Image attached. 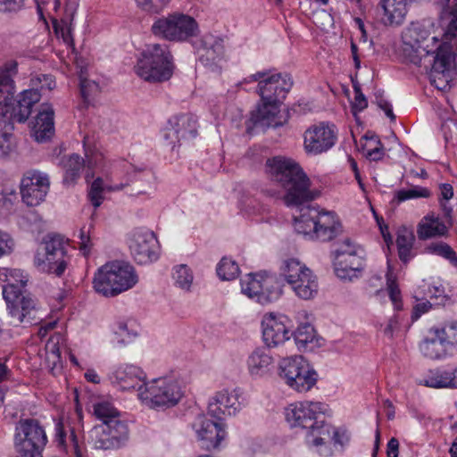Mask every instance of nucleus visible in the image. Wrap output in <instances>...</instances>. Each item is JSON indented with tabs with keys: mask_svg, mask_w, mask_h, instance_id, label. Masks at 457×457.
<instances>
[{
	"mask_svg": "<svg viewBox=\"0 0 457 457\" xmlns=\"http://www.w3.org/2000/svg\"><path fill=\"white\" fill-rule=\"evenodd\" d=\"M62 164L64 170L63 183L68 186L74 185L85 168V160L78 154H72L64 156L62 159Z\"/></svg>",
	"mask_w": 457,
	"mask_h": 457,
	"instance_id": "c756f323",
	"label": "nucleus"
},
{
	"mask_svg": "<svg viewBox=\"0 0 457 457\" xmlns=\"http://www.w3.org/2000/svg\"><path fill=\"white\" fill-rule=\"evenodd\" d=\"M354 90V100L351 104L352 112L356 115L357 112L363 111L368 106V101L362 94L361 87L358 83L353 85Z\"/></svg>",
	"mask_w": 457,
	"mask_h": 457,
	"instance_id": "864d4df0",
	"label": "nucleus"
},
{
	"mask_svg": "<svg viewBox=\"0 0 457 457\" xmlns=\"http://www.w3.org/2000/svg\"><path fill=\"white\" fill-rule=\"evenodd\" d=\"M18 275L19 270L0 269V281L7 282L3 287V296L7 303L10 324L15 327L21 324L36 325L43 318L39 315L36 299L27 290L22 289L27 280L15 279L14 277Z\"/></svg>",
	"mask_w": 457,
	"mask_h": 457,
	"instance_id": "7ed1b4c3",
	"label": "nucleus"
},
{
	"mask_svg": "<svg viewBox=\"0 0 457 457\" xmlns=\"http://www.w3.org/2000/svg\"><path fill=\"white\" fill-rule=\"evenodd\" d=\"M295 294L302 299L309 300L313 298L318 293L317 277L308 269L300 278H296L290 285Z\"/></svg>",
	"mask_w": 457,
	"mask_h": 457,
	"instance_id": "cd10ccee",
	"label": "nucleus"
},
{
	"mask_svg": "<svg viewBox=\"0 0 457 457\" xmlns=\"http://www.w3.org/2000/svg\"><path fill=\"white\" fill-rule=\"evenodd\" d=\"M407 5L403 0H380L378 9L382 12V22L386 26L401 25L407 13Z\"/></svg>",
	"mask_w": 457,
	"mask_h": 457,
	"instance_id": "b1692460",
	"label": "nucleus"
},
{
	"mask_svg": "<svg viewBox=\"0 0 457 457\" xmlns=\"http://www.w3.org/2000/svg\"><path fill=\"white\" fill-rule=\"evenodd\" d=\"M40 97L37 89L22 91L18 99L13 98V90L4 97L0 96V121L4 124L25 122L31 113L32 106L39 102Z\"/></svg>",
	"mask_w": 457,
	"mask_h": 457,
	"instance_id": "9b49d317",
	"label": "nucleus"
},
{
	"mask_svg": "<svg viewBox=\"0 0 457 457\" xmlns=\"http://www.w3.org/2000/svg\"><path fill=\"white\" fill-rule=\"evenodd\" d=\"M151 30L156 37L179 42L195 37L198 31V24L193 17L175 12L157 19Z\"/></svg>",
	"mask_w": 457,
	"mask_h": 457,
	"instance_id": "1a4fd4ad",
	"label": "nucleus"
},
{
	"mask_svg": "<svg viewBox=\"0 0 457 457\" xmlns=\"http://www.w3.org/2000/svg\"><path fill=\"white\" fill-rule=\"evenodd\" d=\"M451 55L446 53H437L434 58L431 72L450 73Z\"/></svg>",
	"mask_w": 457,
	"mask_h": 457,
	"instance_id": "603ef678",
	"label": "nucleus"
},
{
	"mask_svg": "<svg viewBox=\"0 0 457 457\" xmlns=\"http://www.w3.org/2000/svg\"><path fill=\"white\" fill-rule=\"evenodd\" d=\"M432 304L429 302L416 304L411 314L412 320H418L423 313L428 312Z\"/></svg>",
	"mask_w": 457,
	"mask_h": 457,
	"instance_id": "0e129e2a",
	"label": "nucleus"
},
{
	"mask_svg": "<svg viewBox=\"0 0 457 457\" xmlns=\"http://www.w3.org/2000/svg\"><path fill=\"white\" fill-rule=\"evenodd\" d=\"M309 268L296 258H288L282 262L279 268L280 277L290 285Z\"/></svg>",
	"mask_w": 457,
	"mask_h": 457,
	"instance_id": "72a5a7b5",
	"label": "nucleus"
},
{
	"mask_svg": "<svg viewBox=\"0 0 457 457\" xmlns=\"http://www.w3.org/2000/svg\"><path fill=\"white\" fill-rule=\"evenodd\" d=\"M26 0H0V12H18L24 7Z\"/></svg>",
	"mask_w": 457,
	"mask_h": 457,
	"instance_id": "6e6d98bb",
	"label": "nucleus"
},
{
	"mask_svg": "<svg viewBox=\"0 0 457 457\" xmlns=\"http://www.w3.org/2000/svg\"><path fill=\"white\" fill-rule=\"evenodd\" d=\"M137 282L134 268L124 262H107L97 270L93 278L96 293L113 297L133 287Z\"/></svg>",
	"mask_w": 457,
	"mask_h": 457,
	"instance_id": "423d86ee",
	"label": "nucleus"
},
{
	"mask_svg": "<svg viewBox=\"0 0 457 457\" xmlns=\"http://www.w3.org/2000/svg\"><path fill=\"white\" fill-rule=\"evenodd\" d=\"M262 338L268 347H275L289 339V330L281 318L272 314L264 316L262 321Z\"/></svg>",
	"mask_w": 457,
	"mask_h": 457,
	"instance_id": "aec40b11",
	"label": "nucleus"
},
{
	"mask_svg": "<svg viewBox=\"0 0 457 457\" xmlns=\"http://www.w3.org/2000/svg\"><path fill=\"white\" fill-rule=\"evenodd\" d=\"M271 362L272 358L264 348L255 349L247 360L248 369L252 375L264 374Z\"/></svg>",
	"mask_w": 457,
	"mask_h": 457,
	"instance_id": "2f4dec72",
	"label": "nucleus"
},
{
	"mask_svg": "<svg viewBox=\"0 0 457 457\" xmlns=\"http://www.w3.org/2000/svg\"><path fill=\"white\" fill-rule=\"evenodd\" d=\"M294 338L299 349L307 348L310 344H313L315 329L309 323L303 324L299 326L294 333Z\"/></svg>",
	"mask_w": 457,
	"mask_h": 457,
	"instance_id": "79ce46f5",
	"label": "nucleus"
},
{
	"mask_svg": "<svg viewBox=\"0 0 457 457\" xmlns=\"http://www.w3.org/2000/svg\"><path fill=\"white\" fill-rule=\"evenodd\" d=\"M278 369L287 385L297 392H308L317 382L316 371L301 355L282 359Z\"/></svg>",
	"mask_w": 457,
	"mask_h": 457,
	"instance_id": "9d476101",
	"label": "nucleus"
},
{
	"mask_svg": "<svg viewBox=\"0 0 457 457\" xmlns=\"http://www.w3.org/2000/svg\"><path fill=\"white\" fill-rule=\"evenodd\" d=\"M196 53L201 64L212 71H220V62L225 56L222 38L212 34L204 35L198 42Z\"/></svg>",
	"mask_w": 457,
	"mask_h": 457,
	"instance_id": "2eb2a0df",
	"label": "nucleus"
},
{
	"mask_svg": "<svg viewBox=\"0 0 457 457\" xmlns=\"http://www.w3.org/2000/svg\"><path fill=\"white\" fill-rule=\"evenodd\" d=\"M450 227L447 226L435 212L425 215L417 226V236L420 240L447 237Z\"/></svg>",
	"mask_w": 457,
	"mask_h": 457,
	"instance_id": "4be33fe9",
	"label": "nucleus"
},
{
	"mask_svg": "<svg viewBox=\"0 0 457 457\" xmlns=\"http://www.w3.org/2000/svg\"><path fill=\"white\" fill-rule=\"evenodd\" d=\"M426 251L432 254H436L448 260L453 266H457V253L446 243H431L426 247Z\"/></svg>",
	"mask_w": 457,
	"mask_h": 457,
	"instance_id": "37998d69",
	"label": "nucleus"
},
{
	"mask_svg": "<svg viewBox=\"0 0 457 457\" xmlns=\"http://www.w3.org/2000/svg\"><path fill=\"white\" fill-rule=\"evenodd\" d=\"M420 349L424 356L432 360L440 359L446 354L445 344L435 336L432 338L424 339Z\"/></svg>",
	"mask_w": 457,
	"mask_h": 457,
	"instance_id": "f704fd0d",
	"label": "nucleus"
},
{
	"mask_svg": "<svg viewBox=\"0 0 457 457\" xmlns=\"http://www.w3.org/2000/svg\"><path fill=\"white\" fill-rule=\"evenodd\" d=\"M140 400L150 408H170L182 397L181 388L176 381L157 378L138 388Z\"/></svg>",
	"mask_w": 457,
	"mask_h": 457,
	"instance_id": "6e6552de",
	"label": "nucleus"
},
{
	"mask_svg": "<svg viewBox=\"0 0 457 457\" xmlns=\"http://www.w3.org/2000/svg\"><path fill=\"white\" fill-rule=\"evenodd\" d=\"M387 457H398L399 455V441L395 437H392L386 445Z\"/></svg>",
	"mask_w": 457,
	"mask_h": 457,
	"instance_id": "69168bd1",
	"label": "nucleus"
},
{
	"mask_svg": "<svg viewBox=\"0 0 457 457\" xmlns=\"http://www.w3.org/2000/svg\"><path fill=\"white\" fill-rule=\"evenodd\" d=\"M129 437L128 424L119 420L99 424L90 431V439L96 449L116 450L126 445Z\"/></svg>",
	"mask_w": 457,
	"mask_h": 457,
	"instance_id": "f8f14e48",
	"label": "nucleus"
},
{
	"mask_svg": "<svg viewBox=\"0 0 457 457\" xmlns=\"http://www.w3.org/2000/svg\"><path fill=\"white\" fill-rule=\"evenodd\" d=\"M241 409V403L236 391H220L216 394L213 400L210 402L208 412L217 420H221V415H235Z\"/></svg>",
	"mask_w": 457,
	"mask_h": 457,
	"instance_id": "6ab92c4d",
	"label": "nucleus"
},
{
	"mask_svg": "<svg viewBox=\"0 0 457 457\" xmlns=\"http://www.w3.org/2000/svg\"><path fill=\"white\" fill-rule=\"evenodd\" d=\"M337 276L341 279L352 280L358 278L365 266L364 250L347 256L345 265H334Z\"/></svg>",
	"mask_w": 457,
	"mask_h": 457,
	"instance_id": "a878e982",
	"label": "nucleus"
},
{
	"mask_svg": "<svg viewBox=\"0 0 457 457\" xmlns=\"http://www.w3.org/2000/svg\"><path fill=\"white\" fill-rule=\"evenodd\" d=\"M337 141V133L333 127L320 123L304 132V149L307 153L320 154L330 149Z\"/></svg>",
	"mask_w": 457,
	"mask_h": 457,
	"instance_id": "dca6fc26",
	"label": "nucleus"
},
{
	"mask_svg": "<svg viewBox=\"0 0 457 457\" xmlns=\"http://www.w3.org/2000/svg\"><path fill=\"white\" fill-rule=\"evenodd\" d=\"M44 244L43 252L35 254V266L42 272L62 277L71 262L68 245L60 235H48Z\"/></svg>",
	"mask_w": 457,
	"mask_h": 457,
	"instance_id": "0eeeda50",
	"label": "nucleus"
},
{
	"mask_svg": "<svg viewBox=\"0 0 457 457\" xmlns=\"http://www.w3.org/2000/svg\"><path fill=\"white\" fill-rule=\"evenodd\" d=\"M173 56L166 44H149L141 52L136 74L145 81L162 83L169 80L174 71Z\"/></svg>",
	"mask_w": 457,
	"mask_h": 457,
	"instance_id": "39448f33",
	"label": "nucleus"
},
{
	"mask_svg": "<svg viewBox=\"0 0 457 457\" xmlns=\"http://www.w3.org/2000/svg\"><path fill=\"white\" fill-rule=\"evenodd\" d=\"M96 418L102 421L101 424L111 423L113 420L120 419V411L110 403L102 402L94 405Z\"/></svg>",
	"mask_w": 457,
	"mask_h": 457,
	"instance_id": "ea45409f",
	"label": "nucleus"
},
{
	"mask_svg": "<svg viewBox=\"0 0 457 457\" xmlns=\"http://www.w3.org/2000/svg\"><path fill=\"white\" fill-rule=\"evenodd\" d=\"M418 29L417 27L410 28L405 34V43L410 45L412 48H416V50L422 47L421 41L418 37Z\"/></svg>",
	"mask_w": 457,
	"mask_h": 457,
	"instance_id": "052dcab7",
	"label": "nucleus"
},
{
	"mask_svg": "<svg viewBox=\"0 0 457 457\" xmlns=\"http://www.w3.org/2000/svg\"><path fill=\"white\" fill-rule=\"evenodd\" d=\"M387 289L391 301L393 302L395 309L400 310L402 308L401 293L395 278H387Z\"/></svg>",
	"mask_w": 457,
	"mask_h": 457,
	"instance_id": "5fc2aeb1",
	"label": "nucleus"
},
{
	"mask_svg": "<svg viewBox=\"0 0 457 457\" xmlns=\"http://www.w3.org/2000/svg\"><path fill=\"white\" fill-rule=\"evenodd\" d=\"M79 90L84 103L89 104L91 98L98 92L99 87L94 80L80 77Z\"/></svg>",
	"mask_w": 457,
	"mask_h": 457,
	"instance_id": "3c124183",
	"label": "nucleus"
},
{
	"mask_svg": "<svg viewBox=\"0 0 457 457\" xmlns=\"http://www.w3.org/2000/svg\"><path fill=\"white\" fill-rule=\"evenodd\" d=\"M238 264L227 257H223L217 267V274L222 280H232L239 275Z\"/></svg>",
	"mask_w": 457,
	"mask_h": 457,
	"instance_id": "c03bdc74",
	"label": "nucleus"
},
{
	"mask_svg": "<svg viewBox=\"0 0 457 457\" xmlns=\"http://www.w3.org/2000/svg\"><path fill=\"white\" fill-rule=\"evenodd\" d=\"M40 110L35 117L32 131L36 141L45 142L54 134V111L50 104H42Z\"/></svg>",
	"mask_w": 457,
	"mask_h": 457,
	"instance_id": "412c9836",
	"label": "nucleus"
},
{
	"mask_svg": "<svg viewBox=\"0 0 457 457\" xmlns=\"http://www.w3.org/2000/svg\"><path fill=\"white\" fill-rule=\"evenodd\" d=\"M449 73H441L437 74V72L430 73V81L431 84L439 90H445L449 87Z\"/></svg>",
	"mask_w": 457,
	"mask_h": 457,
	"instance_id": "4d7b16f0",
	"label": "nucleus"
},
{
	"mask_svg": "<svg viewBox=\"0 0 457 457\" xmlns=\"http://www.w3.org/2000/svg\"><path fill=\"white\" fill-rule=\"evenodd\" d=\"M282 295V287L277 278L271 275H264L262 278V294L259 297L261 304H267L277 301Z\"/></svg>",
	"mask_w": 457,
	"mask_h": 457,
	"instance_id": "473e14b6",
	"label": "nucleus"
},
{
	"mask_svg": "<svg viewBox=\"0 0 457 457\" xmlns=\"http://www.w3.org/2000/svg\"><path fill=\"white\" fill-rule=\"evenodd\" d=\"M424 385L432 388H457V366L448 370H430Z\"/></svg>",
	"mask_w": 457,
	"mask_h": 457,
	"instance_id": "bb28decb",
	"label": "nucleus"
},
{
	"mask_svg": "<svg viewBox=\"0 0 457 457\" xmlns=\"http://www.w3.org/2000/svg\"><path fill=\"white\" fill-rule=\"evenodd\" d=\"M323 406L319 402H299L286 409V420L292 428L306 430V441L314 446L322 445L331 437L332 428L320 420Z\"/></svg>",
	"mask_w": 457,
	"mask_h": 457,
	"instance_id": "20e7f679",
	"label": "nucleus"
},
{
	"mask_svg": "<svg viewBox=\"0 0 457 457\" xmlns=\"http://www.w3.org/2000/svg\"><path fill=\"white\" fill-rule=\"evenodd\" d=\"M158 240L153 231L144 228L134 230L129 249L134 260L145 264L158 259Z\"/></svg>",
	"mask_w": 457,
	"mask_h": 457,
	"instance_id": "ddd939ff",
	"label": "nucleus"
},
{
	"mask_svg": "<svg viewBox=\"0 0 457 457\" xmlns=\"http://www.w3.org/2000/svg\"><path fill=\"white\" fill-rule=\"evenodd\" d=\"M318 216V209L310 205L301 209V214L295 219V230L303 235H309L312 238H316V217Z\"/></svg>",
	"mask_w": 457,
	"mask_h": 457,
	"instance_id": "c85d7f7f",
	"label": "nucleus"
},
{
	"mask_svg": "<svg viewBox=\"0 0 457 457\" xmlns=\"http://www.w3.org/2000/svg\"><path fill=\"white\" fill-rule=\"evenodd\" d=\"M431 192L427 187L413 186L408 189H401L395 192L392 204H399L402 202L415 198H429Z\"/></svg>",
	"mask_w": 457,
	"mask_h": 457,
	"instance_id": "58836bf2",
	"label": "nucleus"
},
{
	"mask_svg": "<svg viewBox=\"0 0 457 457\" xmlns=\"http://www.w3.org/2000/svg\"><path fill=\"white\" fill-rule=\"evenodd\" d=\"M169 125L166 139L175 137L180 142L194 138L197 135V120L192 113L176 115L169 120Z\"/></svg>",
	"mask_w": 457,
	"mask_h": 457,
	"instance_id": "f3484780",
	"label": "nucleus"
},
{
	"mask_svg": "<svg viewBox=\"0 0 457 457\" xmlns=\"http://www.w3.org/2000/svg\"><path fill=\"white\" fill-rule=\"evenodd\" d=\"M262 274H247L245 278L241 279L242 293L250 298H256L259 303V297L262 294Z\"/></svg>",
	"mask_w": 457,
	"mask_h": 457,
	"instance_id": "c9c22d12",
	"label": "nucleus"
},
{
	"mask_svg": "<svg viewBox=\"0 0 457 457\" xmlns=\"http://www.w3.org/2000/svg\"><path fill=\"white\" fill-rule=\"evenodd\" d=\"M151 178H152V174L149 171L145 172L143 170H135L133 172H130L128 174V179L131 183L142 181L143 179H149Z\"/></svg>",
	"mask_w": 457,
	"mask_h": 457,
	"instance_id": "e2e57ef3",
	"label": "nucleus"
},
{
	"mask_svg": "<svg viewBox=\"0 0 457 457\" xmlns=\"http://www.w3.org/2000/svg\"><path fill=\"white\" fill-rule=\"evenodd\" d=\"M9 242V236L0 231V257L11 252Z\"/></svg>",
	"mask_w": 457,
	"mask_h": 457,
	"instance_id": "338daca9",
	"label": "nucleus"
},
{
	"mask_svg": "<svg viewBox=\"0 0 457 457\" xmlns=\"http://www.w3.org/2000/svg\"><path fill=\"white\" fill-rule=\"evenodd\" d=\"M414 241L415 237L411 230L406 228L398 230L396 238L398 256L401 262L405 264L414 256L412 253Z\"/></svg>",
	"mask_w": 457,
	"mask_h": 457,
	"instance_id": "7c9ffc66",
	"label": "nucleus"
},
{
	"mask_svg": "<svg viewBox=\"0 0 457 457\" xmlns=\"http://www.w3.org/2000/svg\"><path fill=\"white\" fill-rule=\"evenodd\" d=\"M18 63L16 61L7 62L4 71L0 72V93L10 94L13 90V79L12 75L17 73Z\"/></svg>",
	"mask_w": 457,
	"mask_h": 457,
	"instance_id": "a19ab883",
	"label": "nucleus"
},
{
	"mask_svg": "<svg viewBox=\"0 0 457 457\" xmlns=\"http://www.w3.org/2000/svg\"><path fill=\"white\" fill-rule=\"evenodd\" d=\"M251 81H258L257 93L261 102L251 112L247 126V132L250 133L253 127L278 128L283 126L290 116V112H298L300 104H295L287 110L286 117L278 115L279 107L285 100L287 93L293 86L292 78L287 73H276L270 75L268 71H258L249 77Z\"/></svg>",
	"mask_w": 457,
	"mask_h": 457,
	"instance_id": "f257e3e1",
	"label": "nucleus"
},
{
	"mask_svg": "<svg viewBox=\"0 0 457 457\" xmlns=\"http://www.w3.org/2000/svg\"><path fill=\"white\" fill-rule=\"evenodd\" d=\"M173 278L178 287L182 289H189L193 274L187 265L181 264L174 268Z\"/></svg>",
	"mask_w": 457,
	"mask_h": 457,
	"instance_id": "49530a36",
	"label": "nucleus"
},
{
	"mask_svg": "<svg viewBox=\"0 0 457 457\" xmlns=\"http://www.w3.org/2000/svg\"><path fill=\"white\" fill-rule=\"evenodd\" d=\"M137 5L143 11L149 13L161 12L170 2V0H135Z\"/></svg>",
	"mask_w": 457,
	"mask_h": 457,
	"instance_id": "8fccbe9b",
	"label": "nucleus"
},
{
	"mask_svg": "<svg viewBox=\"0 0 457 457\" xmlns=\"http://www.w3.org/2000/svg\"><path fill=\"white\" fill-rule=\"evenodd\" d=\"M133 337H135V334H130L126 323L120 322L118 324L117 328L114 331V340L120 344H125L129 342Z\"/></svg>",
	"mask_w": 457,
	"mask_h": 457,
	"instance_id": "13d9d810",
	"label": "nucleus"
},
{
	"mask_svg": "<svg viewBox=\"0 0 457 457\" xmlns=\"http://www.w3.org/2000/svg\"><path fill=\"white\" fill-rule=\"evenodd\" d=\"M316 239L330 241L342 232V225L334 212H320L316 217Z\"/></svg>",
	"mask_w": 457,
	"mask_h": 457,
	"instance_id": "5701e85b",
	"label": "nucleus"
},
{
	"mask_svg": "<svg viewBox=\"0 0 457 457\" xmlns=\"http://www.w3.org/2000/svg\"><path fill=\"white\" fill-rule=\"evenodd\" d=\"M267 172L285 190L288 206H299L315 199L317 193L310 189L311 181L301 166L292 159L275 156L266 162Z\"/></svg>",
	"mask_w": 457,
	"mask_h": 457,
	"instance_id": "f03ea898",
	"label": "nucleus"
},
{
	"mask_svg": "<svg viewBox=\"0 0 457 457\" xmlns=\"http://www.w3.org/2000/svg\"><path fill=\"white\" fill-rule=\"evenodd\" d=\"M363 251V249L353 243L349 237L345 238L337 244L334 251V265H345V259L351 254Z\"/></svg>",
	"mask_w": 457,
	"mask_h": 457,
	"instance_id": "e433bc0d",
	"label": "nucleus"
},
{
	"mask_svg": "<svg viewBox=\"0 0 457 457\" xmlns=\"http://www.w3.org/2000/svg\"><path fill=\"white\" fill-rule=\"evenodd\" d=\"M370 140V144H374L373 147L365 145L364 150L366 151V157L371 161H379L385 154L384 146L379 138L376 136L370 137H365Z\"/></svg>",
	"mask_w": 457,
	"mask_h": 457,
	"instance_id": "de8ad7c7",
	"label": "nucleus"
},
{
	"mask_svg": "<svg viewBox=\"0 0 457 457\" xmlns=\"http://www.w3.org/2000/svg\"><path fill=\"white\" fill-rule=\"evenodd\" d=\"M196 433L199 440L202 442V448L212 450L217 448L220 442L225 438L226 432L222 428L221 424L206 419L205 417L198 418L196 425Z\"/></svg>",
	"mask_w": 457,
	"mask_h": 457,
	"instance_id": "a211bd4d",
	"label": "nucleus"
},
{
	"mask_svg": "<svg viewBox=\"0 0 457 457\" xmlns=\"http://www.w3.org/2000/svg\"><path fill=\"white\" fill-rule=\"evenodd\" d=\"M429 332L442 342L448 345H457V320L445 322L441 328H432Z\"/></svg>",
	"mask_w": 457,
	"mask_h": 457,
	"instance_id": "4c0bfd02",
	"label": "nucleus"
},
{
	"mask_svg": "<svg viewBox=\"0 0 457 457\" xmlns=\"http://www.w3.org/2000/svg\"><path fill=\"white\" fill-rule=\"evenodd\" d=\"M440 208L442 210L445 223L450 228L453 225V208L446 202L440 200Z\"/></svg>",
	"mask_w": 457,
	"mask_h": 457,
	"instance_id": "680f3d73",
	"label": "nucleus"
},
{
	"mask_svg": "<svg viewBox=\"0 0 457 457\" xmlns=\"http://www.w3.org/2000/svg\"><path fill=\"white\" fill-rule=\"evenodd\" d=\"M104 190V181L101 178L96 179L90 187L88 198L95 208L99 207L103 203V192Z\"/></svg>",
	"mask_w": 457,
	"mask_h": 457,
	"instance_id": "09e8293b",
	"label": "nucleus"
},
{
	"mask_svg": "<svg viewBox=\"0 0 457 457\" xmlns=\"http://www.w3.org/2000/svg\"><path fill=\"white\" fill-rule=\"evenodd\" d=\"M114 383H116L122 390H130L139 388L141 382L145 378L143 370L134 365L120 366L113 373Z\"/></svg>",
	"mask_w": 457,
	"mask_h": 457,
	"instance_id": "393cba45",
	"label": "nucleus"
},
{
	"mask_svg": "<svg viewBox=\"0 0 457 457\" xmlns=\"http://www.w3.org/2000/svg\"><path fill=\"white\" fill-rule=\"evenodd\" d=\"M444 18L447 20L446 29L444 37L447 40L457 37V1L443 12Z\"/></svg>",
	"mask_w": 457,
	"mask_h": 457,
	"instance_id": "a18cd8bd",
	"label": "nucleus"
},
{
	"mask_svg": "<svg viewBox=\"0 0 457 457\" xmlns=\"http://www.w3.org/2000/svg\"><path fill=\"white\" fill-rule=\"evenodd\" d=\"M79 250L82 252L84 256H88L93 244L91 243L88 230H86L85 227L80 229L79 232Z\"/></svg>",
	"mask_w": 457,
	"mask_h": 457,
	"instance_id": "bf43d9fd",
	"label": "nucleus"
},
{
	"mask_svg": "<svg viewBox=\"0 0 457 457\" xmlns=\"http://www.w3.org/2000/svg\"><path fill=\"white\" fill-rule=\"evenodd\" d=\"M49 187L50 182L46 175L38 171H28L21 183L22 201L28 206H37L45 200Z\"/></svg>",
	"mask_w": 457,
	"mask_h": 457,
	"instance_id": "4468645a",
	"label": "nucleus"
},
{
	"mask_svg": "<svg viewBox=\"0 0 457 457\" xmlns=\"http://www.w3.org/2000/svg\"><path fill=\"white\" fill-rule=\"evenodd\" d=\"M377 104L378 107L385 112L386 115L391 120V121L395 120V115L393 112L390 103L383 98H380L377 101Z\"/></svg>",
	"mask_w": 457,
	"mask_h": 457,
	"instance_id": "774afa93",
	"label": "nucleus"
}]
</instances>
